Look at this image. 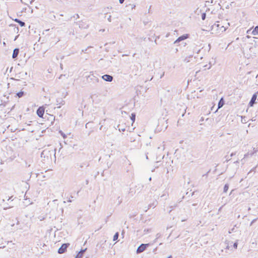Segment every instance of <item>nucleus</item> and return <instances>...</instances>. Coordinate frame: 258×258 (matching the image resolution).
Listing matches in <instances>:
<instances>
[{"label":"nucleus","mask_w":258,"mask_h":258,"mask_svg":"<svg viewBox=\"0 0 258 258\" xmlns=\"http://www.w3.org/2000/svg\"><path fill=\"white\" fill-rule=\"evenodd\" d=\"M19 52V49L18 48H15L13 53L12 57L15 58L17 57Z\"/></svg>","instance_id":"nucleus-8"},{"label":"nucleus","mask_w":258,"mask_h":258,"mask_svg":"<svg viewBox=\"0 0 258 258\" xmlns=\"http://www.w3.org/2000/svg\"><path fill=\"white\" fill-rule=\"evenodd\" d=\"M149 246V244H141L137 248V253H140L142 252H143L147 247H148Z\"/></svg>","instance_id":"nucleus-1"},{"label":"nucleus","mask_w":258,"mask_h":258,"mask_svg":"<svg viewBox=\"0 0 258 258\" xmlns=\"http://www.w3.org/2000/svg\"><path fill=\"white\" fill-rule=\"evenodd\" d=\"M118 235H119L118 232H116L113 236V241L116 240L118 238Z\"/></svg>","instance_id":"nucleus-13"},{"label":"nucleus","mask_w":258,"mask_h":258,"mask_svg":"<svg viewBox=\"0 0 258 258\" xmlns=\"http://www.w3.org/2000/svg\"><path fill=\"white\" fill-rule=\"evenodd\" d=\"M117 127L119 131L124 132L125 130V128H120L119 125H118Z\"/></svg>","instance_id":"nucleus-20"},{"label":"nucleus","mask_w":258,"mask_h":258,"mask_svg":"<svg viewBox=\"0 0 258 258\" xmlns=\"http://www.w3.org/2000/svg\"><path fill=\"white\" fill-rule=\"evenodd\" d=\"M168 258H172L171 256H169Z\"/></svg>","instance_id":"nucleus-33"},{"label":"nucleus","mask_w":258,"mask_h":258,"mask_svg":"<svg viewBox=\"0 0 258 258\" xmlns=\"http://www.w3.org/2000/svg\"><path fill=\"white\" fill-rule=\"evenodd\" d=\"M102 78L106 81L111 82L113 80V77L109 75H104L102 77Z\"/></svg>","instance_id":"nucleus-5"},{"label":"nucleus","mask_w":258,"mask_h":258,"mask_svg":"<svg viewBox=\"0 0 258 258\" xmlns=\"http://www.w3.org/2000/svg\"><path fill=\"white\" fill-rule=\"evenodd\" d=\"M252 33L253 35H256L258 34V26L255 27L254 30L252 31Z\"/></svg>","instance_id":"nucleus-12"},{"label":"nucleus","mask_w":258,"mask_h":258,"mask_svg":"<svg viewBox=\"0 0 258 258\" xmlns=\"http://www.w3.org/2000/svg\"><path fill=\"white\" fill-rule=\"evenodd\" d=\"M79 27L82 29H87L88 28V25L86 24L85 22L81 21L80 23Z\"/></svg>","instance_id":"nucleus-7"},{"label":"nucleus","mask_w":258,"mask_h":258,"mask_svg":"<svg viewBox=\"0 0 258 258\" xmlns=\"http://www.w3.org/2000/svg\"><path fill=\"white\" fill-rule=\"evenodd\" d=\"M213 0H212V1H211V3H213Z\"/></svg>","instance_id":"nucleus-34"},{"label":"nucleus","mask_w":258,"mask_h":258,"mask_svg":"<svg viewBox=\"0 0 258 258\" xmlns=\"http://www.w3.org/2000/svg\"><path fill=\"white\" fill-rule=\"evenodd\" d=\"M44 113V108L43 107H40L37 110V114L40 117H42Z\"/></svg>","instance_id":"nucleus-4"},{"label":"nucleus","mask_w":258,"mask_h":258,"mask_svg":"<svg viewBox=\"0 0 258 258\" xmlns=\"http://www.w3.org/2000/svg\"><path fill=\"white\" fill-rule=\"evenodd\" d=\"M206 13H203L202 15V19L203 20H204L206 19Z\"/></svg>","instance_id":"nucleus-18"},{"label":"nucleus","mask_w":258,"mask_h":258,"mask_svg":"<svg viewBox=\"0 0 258 258\" xmlns=\"http://www.w3.org/2000/svg\"><path fill=\"white\" fill-rule=\"evenodd\" d=\"M149 181H151L152 180V178L150 177L149 179Z\"/></svg>","instance_id":"nucleus-30"},{"label":"nucleus","mask_w":258,"mask_h":258,"mask_svg":"<svg viewBox=\"0 0 258 258\" xmlns=\"http://www.w3.org/2000/svg\"><path fill=\"white\" fill-rule=\"evenodd\" d=\"M256 97H257V95L256 94H254L253 95L249 103V105L250 106H252L255 103V100L256 99Z\"/></svg>","instance_id":"nucleus-6"},{"label":"nucleus","mask_w":258,"mask_h":258,"mask_svg":"<svg viewBox=\"0 0 258 258\" xmlns=\"http://www.w3.org/2000/svg\"><path fill=\"white\" fill-rule=\"evenodd\" d=\"M88 165H87V164L86 163H81L80 164L79 166V168H83L85 166H87Z\"/></svg>","instance_id":"nucleus-15"},{"label":"nucleus","mask_w":258,"mask_h":258,"mask_svg":"<svg viewBox=\"0 0 258 258\" xmlns=\"http://www.w3.org/2000/svg\"><path fill=\"white\" fill-rule=\"evenodd\" d=\"M204 121V118L202 117H201V119L200 120V122H202Z\"/></svg>","instance_id":"nucleus-26"},{"label":"nucleus","mask_w":258,"mask_h":258,"mask_svg":"<svg viewBox=\"0 0 258 258\" xmlns=\"http://www.w3.org/2000/svg\"><path fill=\"white\" fill-rule=\"evenodd\" d=\"M18 23L19 24V25L23 27V26H24L25 25V23L24 22H22L20 20V21L18 22Z\"/></svg>","instance_id":"nucleus-17"},{"label":"nucleus","mask_w":258,"mask_h":258,"mask_svg":"<svg viewBox=\"0 0 258 258\" xmlns=\"http://www.w3.org/2000/svg\"><path fill=\"white\" fill-rule=\"evenodd\" d=\"M188 37V34H184L180 37H179L174 42V44H177V43L184 40L186 39H187Z\"/></svg>","instance_id":"nucleus-2"},{"label":"nucleus","mask_w":258,"mask_h":258,"mask_svg":"<svg viewBox=\"0 0 258 258\" xmlns=\"http://www.w3.org/2000/svg\"><path fill=\"white\" fill-rule=\"evenodd\" d=\"M211 66L208 68V69H210L211 68Z\"/></svg>","instance_id":"nucleus-36"},{"label":"nucleus","mask_w":258,"mask_h":258,"mask_svg":"<svg viewBox=\"0 0 258 258\" xmlns=\"http://www.w3.org/2000/svg\"><path fill=\"white\" fill-rule=\"evenodd\" d=\"M224 104V101L223 98H222L218 103V109L216 110L215 112L218 111V109L222 107Z\"/></svg>","instance_id":"nucleus-9"},{"label":"nucleus","mask_w":258,"mask_h":258,"mask_svg":"<svg viewBox=\"0 0 258 258\" xmlns=\"http://www.w3.org/2000/svg\"><path fill=\"white\" fill-rule=\"evenodd\" d=\"M23 92H20L18 93H17V95L19 97H21L23 95Z\"/></svg>","instance_id":"nucleus-19"},{"label":"nucleus","mask_w":258,"mask_h":258,"mask_svg":"<svg viewBox=\"0 0 258 258\" xmlns=\"http://www.w3.org/2000/svg\"><path fill=\"white\" fill-rule=\"evenodd\" d=\"M233 247L234 248V249H236L237 247V242H235L234 244H233Z\"/></svg>","instance_id":"nucleus-21"},{"label":"nucleus","mask_w":258,"mask_h":258,"mask_svg":"<svg viewBox=\"0 0 258 258\" xmlns=\"http://www.w3.org/2000/svg\"><path fill=\"white\" fill-rule=\"evenodd\" d=\"M15 21H16V22L18 23L19 21H20V20L18 19H16L15 20Z\"/></svg>","instance_id":"nucleus-28"},{"label":"nucleus","mask_w":258,"mask_h":258,"mask_svg":"<svg viewBox=\"0 0 258 258\" xmlns=\"http://www.w3.org/2000/svg\"><path fill=\"white\" fill-rule=\"evenodd\" d=\"M86 249L81 250L76 256L75 258H81L83 256L84 252L86 251Z\"/></svg>","instance_id":"nucleus-10"},{"label":"nucleus","mask_w":258,"mask_h":258,"mask_svg":"<svg viewBox=\"0 0 258 258\" xmlns=\"http://www.w3.org/2000/svg\"><path fill=\"white\" fill-rule=\"evenodd\" d=\"M221 28L222 29V31H225L226 30V28L224 26H222Z\"/></svg>","instance_id":"nucleus-23"},{"label":"nucleus","mask_w":258,"mask_h":258,"mask_svg":"<svg viewBox=\"0 0 258 258\" xmlns=\"http://www.w3.org/2000/svg\"><path fill=\"white\" fill-rule=\"evenodd\" d=\"M18 224H19V221H18V222H17V225H18Z\"/></svg>","instance_id":"nucleus-32"},{"label":"nucleus","mask_w":258,"mask_h":258,"mask_svg":"<svg viewBox=\"0 0 258 258\" xmlns=\"http://www.w3.org/2000/svg\"><path fill=\"white\" fill-rule=\"evenodd\" d=\"M192 58V55L187 56L185 57V58L183 59V61L186 63L190 61V59Z\"/></svg>","instance_id":"nucleus-11"},{"label":"nucleus","mask_w":258,"mask_h":258,"mask_svg":"<svg viewBox=\"0 0 258 258\" xmlns=\"http://www.w3.org/2000/svg\"><path fill=\"white\" fill-rule=\"evenodd\" d=\"M59 133L64 139L67 138V136L61 131H59Z\"/></svg>","instance_id":"nucleus-16"},{"label":"nucleus","mask_w":258,"mask_h":258,"mask_svg":"<svg viewBox=\"0 0 258 258\" xmlns=\"http://www.w3.org/2000/svg\"><path fill=\"white\" fill-rule=\"evenodd\" d=\"M230 247V243H227V247H226V248L227 249H229Z\"/></svg>","instance_id":"nucleus-22"},{"label":"nucleus","mask_w":258,"mask_h":258,"mask_svg":"<svg viewBox=\"0 0 258 258\" xmlns=\"http://www.w3.org/2000/svg\"><path fill=\"white\" fill-rule=\"evenodd\" d=\"M223 190H224V192L226 191V184L224 186Z\"/></svg>","instance_id":"nucleus-25"},{"label":"nucleus","mask_w":258,"mask_h":258,"mask_svg":"<svg viewBox=\"0 0 258 258\" xmlns=\"http://www.w3.org/2000/svg\"><path fill=\"white\" fill-rule=\"evenodd\" d=\"M135 118H136L135 114V113H132V115H131V119L132 120L133 123L134 122V121L135 120Z\"/></svg>","instance_id":"nucleus-14"},{"label":"nucleus","mask_w":258,"mask_h":258,"mask_svg":"<svg viewBox=\"0 0 258 258\" xmlns=\"http://www.w3.org/2000/svg\"><path fill=\"white\" fill-rule=\"evenodd\" d=\"M210 3V2H209V1H206V4H207V3Z\"/></svg>","instance_id":"nucleus-31"},{"label":"nucleus","mask_w":258,"mask_h":258,"mask_svg":"<svg viewBox=\"0 0 258 258\" xmlns=\"http://www.w3.org/2000/svg\"><path fill=\"white\" fill-rule=\"evenodd\" d=\"M8 208H9L8 207H4V210H6V209H8Z\"/></svg>","instance_id":"nucleus-29"},{"label":"nucleus","mask_w":258,"mask_h":258,"mask_svg":"<svg viewBox=\"0 0 258 258\" xmlns=\"http://www.w3.org/2000/svg\"><path fill=\"white\" fill-rule=\"evenodd\" d=\"M69 245V244H63L58 249V252L60 254L63 253L66 250Z\"/></svg>","instance_id":"nucleus-3"},{"label":"nucleus","mask_w":258,"mask_h":258,"mask_svg":"<svg viewBox=\"0 0 258 258\" xmlns=\"http://www.w3.org/2000/svg\"><path fill=\"white\" fill-rule=\"evenodd\" d=\"M111 16H109V18H108V20L109 21V22H111Z\"/></svg>","instance_id":"nucleus-27"},{"label":"nucleus","mask_w":258,"mask_h":258,"mask_svg":"<svg viewBox=\"0 0 258 258\" xmlns=\"http://www.w3.org/2000/svg\"><path fill=\"white\" fill-rule=\"evenodd\" d=\"M216 26V27H219V25H218V24H217Z\"/></svg>","instance_id":"nucleus-35"},{"label":"nucleus","mask_w":258,"mask_h":258,"mask_svg":"<svg viewBox=\"0 0 258 258\" xmlns=\"http://www.w3.org/2000/svg\"><path fill=\"white\" fill-rule=\"evenodd\" d=\"M124 0H119V2L120 4H122L124 2Z\"/></svg>","instance_id":"nucleus-24"}]
</instances>
